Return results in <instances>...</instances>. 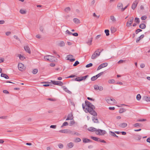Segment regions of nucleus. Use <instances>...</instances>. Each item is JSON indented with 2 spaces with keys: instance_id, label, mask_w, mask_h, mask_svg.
Returning a JSON list of instances; mask_svg holds the SVG:
<instances>
[{
  "instance_id": "nucleus-57",
  "label": "nucleus",
  "mask_w": 150,
  "mask_h": 150,
  "mask_svg": "<svg viewBox=\"0 0 150 150\" xmlns=\"http://www.w3.org/2000/svg\"><path fill=\"white\" fill-rule=\"evenodd\" d=\"M146 119H139L137 120L139 122H142V121H146Z\"/></svg>"
},
{
  "instance_id": "nucleus-16",
  "label": "nucleus",
  "mask_w": 150,
  "mask_h": 150,
  "mask_svg": "<svg viewBox=\"0 0 150 150\" xmlns=\"http://www.w3.org/2000/svg\"><path fill=\"white\" fill-rule=\"evenodd\" d=\"M88 130L89 131L92 132L96 131V130H97V129L96 128L93 127H91L88 128Z\"/></svg>"
},
{
  "instance_id": "nucleus-8",
  "label": "nucleus",
  "mask_w": 150,
  "mask_h": 150,
  "mask_svg": "<svg viewBox=\"0 0 150 150\" xmlns=\"http://www.w3.org/2000/svg\"><path fill=\"white\" fill-rule=\"evenodd\" d=\"M74 57L73 55L71 54H69L67 55L66 57L67 60H69L70 62H73L75 60V59L74 58H73Z\"/></svg>"
},
{
  "instance_id": "nucleus-42",
  "label": "nucleus",
  "mask_w": 150,
  "mask_h": 150,
  "mask_svg": "<svg viewBox=\"0 0 150 150\" xmlns=\"http://www.w3.org/2000/svg\"><path fill=\"white\" fill-rule=\"evenodd\" d=\"M70 10V8L69 7H67L64 9V11L68 13Z\"/></svg>"
},
{
  "instance_id": "nucleus-45",
  "label": "nucleus",
  "mask_w": 150,
  "mask_h": 150,
  "mask_svg": "<svg viewBox=\"0 0 150 150\" xmlns=\"http://www.w3.org/2000/svg\"><path fill=\"white\" fill-rule=\"evenodd\" d=\"M142 30L140 29H138L135 30V33L136 34H137L139 33L140 32H142Z\"/></svg>"
},
{
  "instance_id": "nucleus-56",
  "label": "nucleus",
  "mask_w": 150,
  "mask_h": 150,
  "mask_svg": "<svg viewBox=\"0 0 150 150\" xmlns=\"http://www.w3.org/2000/svg\"><path fill=\"white\" fill-rule=\"evenodd\" d=\"M47 100L51 101H55L56 100L55 99L52 98H47Z\"/></svg>"
},
{
  "instance_id": "nucleus-5",
  "label": "nucleus",
  "mask_w": 150,
  "mask_h": 150,
  "mask_svg": "<svg viewBox=\"0 0 150 150\" xmlns=\"http://www.w3.org/2000/svg\"><path fill=\"white\" fill-rule=\"evenodd\" d=\"M91 138L92 139L97 142H101L102 143H106V142L103 140H101L100 139L98 138V137H93V136H91Z\"/></svg>"
},
{
  "instance_id": "nucleus-39",
  "label": "nucleus",
  "mask_w": 150,
  "mask_h": 150,
  "mask_svg": "<svg viewBox=\"0 0 150 150\" xmlns=\"http://www.w3.org/2000/svg\"><path fill=\"white\" fill-rule=\"evenodd\" d=\"M38 70L37 69H35L33 70L32 73L33 74H35L38 72Z\"/></svg>"
},
{
  "instance_id": "nucleus-14",
  "label": "nucleus",
  "mask_w": 150,
  "mask_h": 150,
  "mask_svg": "<svg viewBox=\"0 0 150 150\" xmlns=\"http://www.w3.org/2000/svg\"><path fill=\"white\" fill-rule=\"evenodd\" d=\"M73 119V117L71 113H69L67 116V117L66 119V120H72Z\"/></svg>"
},
{
  "instance_id": "nucleus-18",
  "label": "nucleus",
  "mask_w": 150,
  "mask_h": 150,
  "mask_svg": "<svg viewBox=\"0 0 150 150\" xmlns=\"http://www.w3.org/2000/svg\"><path fill=\"white\" fill-rule=\"evenodd\" d=\"M83 142L84 143H87L92 142V141L89 139L86 138H83Z\"/></svg>"
},
{
  "instance_id": "nucleus-1",
  "label": "nucleus",
  "mask_w": 150,
  "mask_h": 150,
  "mask_svg": "<svg viewBox=\"0 0 150 150\" xmlns=\"http://www.w3.org/2000/svg\"><path fill=\"white\" fill-rule=\"evenodd\" d=\"M85 105L84 106V104H82V107L85 112L87 113L89 112L91 115L94 116H96L97 114L96 112L94 110L95 107L91 103L87 100L85 101Z\"/></svg>"
},
{
  "instance_id": "nucleus-31",
  "label": "nucleus",
  "mask_w": 150,
  "mask_h": 150,
  "mask_svg": "<svg viewBox=\"0 0 150 150\" xmlns=\"http://www.w3.org/2000/svg\"><path fill=\"white\" fill-rule=\"evenodd\" d=\"M117 7L118 8V9L123 8V5L122 3H119L117 6Z\"/></svg>"
},
{
  "instance_id": "nucleus-22",
  "label": "nucleus",
  "mask_w": 150,
  "mask_h": 150,
  "mask_svg": "<svg viewBox=\"0 0 150 150\" xmlns=\"http://www.w3.org/2000/svg\"><path fill=\"white\" fill-rule=\"evenodd\" d=\"M111 98H109L106 99V100L108 103L110 105H113V103L111 102Z\"/></svg>"
},
{
  "instance_id": "nucleus-37",
  "label": "nucleus",
  "mask_w": 150,
  "mask_h": 150,
  "mask_svg": "<svg viewBox=\"0 0 150 150\" xmlns=\"http://www.w3.org/2000/svg\"><path fill=\"white\" fill-rule=\"evenodd\" d=\"M110 18V19L113 22H115L116 21V19L114 16H111Z\"/></svg>"
},
{
  "instance_id": "nucleus-40",
  "label": "nucleus",
  "mask_w": 150,
  "mask_h": 150,
  "mask_svg": "<svg viewBox=\"0 0 150 150\" xmlns=\"http://www.w3.org/2000/svg\"><path fill=\"white\" fill-rule=\"evenodd\" d=\"M18 57L20 59L23 60L25 59V57L23 56H22L21 54H19L18 55Z\"/></svg>"
},
{
  "instance_id": "nucleus-41",
  "label": "nucleus",
  "mask_w": 150,
  "mask_h": 150,
  "mask_svg": "<svg viewBox=\"0 0 150 150\" xmlns=\"http://www.w3.org/2000/svg\"><path fill=\"white\" fill-rule=\"evenodd\" d=\"M97 79V77L96 76H93L91 78V80L92 81H94L95 80H96Z\"/></svg>"
},
{
  "instance_id": "nucleus-52",
  "label": "nucleus",
  "mask_w": 150,
  "mask_h": 150,
  "mask_svg": "<svg viewBox=\"0 0 150 150\" xmlns=\"http://www.w3.org/2000/svg\"><path fill=\"white\" fill-rule=\"evenodd\" d=\"M114 82H115V80L114 79L109 80L108 81V82L109 83H114Z\"/></svg>"
},
{
  "instance_id": "nucleus-58",
  "label": "nucleus",
  "mask_w": 150,
  "mask_h": 150,
  "mask_svg": "<svg viewBox=\"0 0 150 150\" xmlns=\"http://www.w3.org/2000/svg\"><path fill=\"white\" fill-rule=\"evenodd\" d=\"M111 102H112L113 103V104L114 103H116V101L115 99L113 98H111Z\"/></svg>"
},
{
  "instance_id": "nucleus-29",
  "label": "nucleus",
  "mask_w": 150,
  "mask_h": 150,
  "mask_svg": "<svg viewBox=\"0 0 150 150\" xmlns=\"http://www.w3.org/2000/svg\"><path fill=\"white\" fill-rule=\"evenodd\" d=\"M42 83H46V84H44L43 85V86L45 87H47L48 86H50V83L48 82H42Z\"/></svg>"
},
{
  "instance_id": "nucleus-34",
  "label": "nucleus",
  "mask_w": 150,
  "mask_h": 150,
  "mask_svg": "<svg viewBox=\"0 0 150 150\" xmlns=\"http://www.w3.org/2000/svg\"><path fill=\"white\" fill-rule=\"evenodd\" d=\"M109 134L111 136L114 137L115 136H116V134H115V132H112L111 131H110L109 132Z\"/></svg>"
},
{
  "instance_id": "nucleus-35",
  "label": "nucleus",
  "mask_w": 150,
  "mask_h": 150,
  "mask_svg": "<svg viewBox=\"0 0 150 150\" xmlns=\"http://www.w3.org/2000/svg\"><path fill=\"white\" fill-rule=\"evenodd\" d=\"M141 98V96L139 94H138L136 98L138 100H140Z\"/></svg>"
},
{
  "instance_id": "nucleus-61",
  "label": "nucleus",
  "mask_w": 150,
  "mask_h": 150,
  "mask_svg": "<svg viewBox=\"0 0 150 150\" xmlns=\"http://www.w3.org/2000/svg\"><path fill=\"white\" fill-rule=\"evenodd\" d=\"M56 125H51L50 126V127L51 128L55 129L56 128Z\"/></svg>"
},
{
  "instance_id": "nucleus-54",
  "label": "nucleus",
  "mask_w": 150,
  "mask_h": 150,
  "mask_svg": "<svg viewBox=\"0 0 150 150\" xmlns=\"http://www.w3.org/2000/svg\"><path fill=\"white\" fill-rule=\"evenodd\" d=\"M58 146L59 148L60 149H62L63 147V145L62 144H58Z\"/></svg>"
},
{
  "instance_id": "nucleus-19",
  "label": "nucleus",
  "mask_w": 150,
  "mask_h": 150,
  "mask_svg": "<svg viewBox=\"0 0 150 150\" xmlns=\"http://www.w3.org/2000/svg\"><path fill=\"white\" fill-rule=\"evenodd\" d=\"M119 126L120 127L124 128L127 126V124L126 123H122L120 124Z\"/></svg>"
},
{
  "instance_id": "nucleus-28",
  "label": "nucleus",
  "mask_w": 150,
  "mask_h": 150,
  "mask_svg": "<svg viewBox=\"0 0 150 150\" xmlns=\"http://www.w3.org/2000/svg\"><path fill=\"white\" fill-rule=\"evenodd\" d=\"M67 146L70 148H72L73 146L74 145L73 143L72 142H70L68 144H67Z\"/></svg>"
},
{
  "instance_id": "nucleus-53",
  "label": "nucleus",
  "mask_w": 150,
  "mask_h": 150,
  "mask_svg": "<svg viewBox=\"0 0 150 150\" xmlns=\"http://www.w3.org/2000/svg\"><path fill=\"white\" fill-rule=\"evenodd\" d=\"M129 5V4L127 6H126L125 8H121V11H124L126 8H127V7Z\"/></svg>"
},
{
  "instance_id": "nucleus-47",
  "label": "nucleus",
  "mask_w": 150,
  "mask_h": 150,
  "mask_svg": "<svg viewBox=\"0 0 150 150\" xmlns=\"http://www.w3.org/2000/svg\"><path fill=\"white\" fill-rule=\"evenodd\" d=\"M73 81H81V80L80 79V77H78L75 78L74 79H73Z\"/></svg>"
},
{
  "instance_id": "nucleus-25",
  "label": "nucleus",
  "mask_w": 150,
  "mask_h": 150,
  "mask_svg": "<svg viewBox=\"0 0 150 150\" xmlns=\"http://www.w3.org/2000/svg\"><path fill=\"white\" fill-rule=\"evenodd\" d=\"M146 25L144 23L141 24L139 25V28L142 29H144L146 28Z\"/></svg>"
},
{
  "instance_id": "nucleus-21",
  "label": "nucleus",
  "mask_w": 150,
  "mask_h": 150,
  "mask_svg": "<svg viewBox=\"0 0 150 150\" xmlns=\"http://www.w3.org/2000/svg\"><path fill=\"white\" fill-rule=\"evenodd\" d=\"M142 98L144 100H145L147 102H150V97H148L147 96H144Z\"/></svg>"
},
{
  "instance_id": "nucleus-11",
  "label": "nucleus",
  "mask_w": 150,
  "mask_h": 150,
  "mask_svg": "<svg viewBox=\"0 0 150 150\" xmlns=\"http://www.w3.org/2000/svg\"><path fill=\"white\" fill-rule=\"evenodd\" d=\"M134 20V18L133 17L130 18V20L128 21L126 23V26L127 27H130L132 23Z\"/></svg>"
},
{
  "instance_id": "nucleus-44",
  "label": "nucleus",
  "mask_w": 150,
  "mask_h": 150,
  "mask_svg": "<svg viewBox=\"0 0 150 150\" xmlns=\"http://www.w3.org/2000/svg\"><path fill=\"white\" fill-rule=\"evenodd\" d=\"M141 124L139 123H136L134 124L133 126L134 127H137L138 126L140 127Z\"/></svg>"
},
{
  "instance_id": "nucleus-43",
  "label": "nucleus",
  "mask_w": 150,
  "mask_h": 150,
  "mask_svg": "<svg viewBox=\"0 0 150 150\" xmlns=\"http://www.w3.org/2000/svg\"><path fill=\"white\" fill-rule=\"evenodd\" d=\"M103 73H104V72H101L96 76V77H97V78H98V77H99Z\"/></svg>"
},
{
  "instance_id": "nucleus-48",
  "label": "nucleus",
  "mask_w": 150,
  "mask_h": 150,
  "mask_svg": "<svg viewBox=\"0 0 150 150\" xmlns=\"http://www.w3.org/2000/svg\"><path fill=\"white\" fill-rule=\"evenodd\" d=\"M93 66V64L91 63H90L88 64H87L86 66V68H88L91 67Z\"/></svg>"
},
{
  "instance_id": "nucleus-12",
  "label": "nucleus",
  "mask_w": 150,
  "mask_h": 150,
  "mask_svg": "<svg viewBox=\"0 0 150 150\" xmlns=\"http://www.w3.org/2000/svg\"><path fill=\"white\" fill-rule=\"evenodd\" d=\"M94 88L95 90L96 91L99 90L100 91H102L103 89V88L102 86H99L97 85H95L94 86Z\"/></svg>"
},
{
  "instance_id": "nucleus-24",
  "label": "nucleus",
  "mask_w": 150,
  "mask_h": 150,
  "mask_svg": "<svg viewBox=\"0 0 150 150\" xmlns=\"http://www.w3.org/2000/svg\"><path fill=\"white\" fill-rule=\"evenodd\" d=\"M65 43L63 41H61L58 44V45L60 47H63L65 46Z\"/></svg>"
},
{
  "instance_id": "nucleus-30",
  "label": "nucleus",
  "mask_w": 150,
  "mask_h": 150,
  "mask_svg": "<svg viewBox=\"0 0 150 150\" xmlns=\"http://www.w3.org/2000/svg\"><path fill=\"white\" fill-rule=\"evenodd\" d=\"M134 21L137 23H139L140 22L139 18L137 17L135 18L134 19Z\"/></svg>"
},
{
  "instance_id": "nucleus-6",
  "label": "nucleus",
  "mask_w": 150,
  "mask_h": 150,
  "mask_svg": "<svg viewBox=\"0 0 150 150\" xmlns=\"http://www.w3.org/2000/svg\"><path fill=\"white\" fill-rule=\"evenodd\" d=\"M18 68L20 71H24L25 69V67H24V65L21 63H18Z\"/></svg>"
},
{
  "instance_id": "nucleus-36",
  "label": "nucleus",
  "mask_w": 150,
  "mask_h": 150,
  "mask_svg": "<svg viewBox=\"0 0 150 150\" xmlns=\"http://www.w3.org/2000/svg\"><path fill=\"white\" fill-rule=\"evenodd\" d=\"M105 32L106 34V35L107 36H108L109 35V31L108 30H105Z\"/></svg>"
},
{
  "instance_id": "nucleus-7",
  "label": "nucleus",
  "mask_w": 150,
  "mask_h": 150,
  "mask_svg": "<svg viewBox=\"0 0 150 150\" xmlns=\"http://www.w3.org/2000/svg\"><path fill=\"white\" fill-rule=\"evenodd\" d=\"M54 57H55L53 56L50 55H48L45 56L44 58L47 61L50 62H52L53 60H52V59L54 58Z\"/></svg>"
},
{
  "instance_id": "nucleus-2",
  "label": "nucleus",
  "mask_w": 150,
  "mask_h": 150,
  "mask_svg": "<svg viewBox=\"0 0 150 150\" xmlns=\"http://www.w3.org/2000/svg\"><path fill=\"white\" fill-rule=\"evenodd\" d=\"M103 50V49H102V50H101L100 49L97 50L92 55L91 57V58L92 59H96L97 56H98L100 55V53Z\"/></svg>"
},
{
  "instance_id": "nucleus-64",
  "label": "nucleus",
  "mask_w": 150,
  "mask_h": 150,
  "mask_svg": "<svg viewBox=\"0 0 150 150\" xmlns=\"http://www.w3.org/2000/svg\"><path fill=\"white\" fill-rule=\"evenodd\" d=\"M3 92L4 93H6V94L9 93L8 91H7V90H3Z\"/></svg>"
},
{
  "instance_id": "nucleus-51",
  "label": "nucleus",
  "mask_w": 150,
  "mask_h": 150,
  "mask_svg": "<svg viewBox=\"0 0 150 150\" xmlns=\"http://www.w3.org/2000/svg\"><path fill=\"white\" fill-rule=\"evenodd\" d=\"M75 123V122L74 120L71 121L69 125L71 126Z\"/></svg>"
},
{
  "instance_id": "nucleus-32",
  "label": "nucleus",
  "mask_w": 150,
  "mask_h": 150,
  "mask_svg": "<svg viewBox=\"0 0 150 150\" xmlns=\"http://www.w3.org/2000/svg\"><path fill=\"white\" fill-rule=\"evenodd\" d=\"M126 111V110L125 109L123 108H121L119 111V112L120 113H122Z\"/></svg>"
},
{
  "instance_id": "nucleus-13",
  "label": "nucleus",
  "mask_w": 150,
  "mask_h": 150,
  "mask_svg": "<svg viewBox=\"0 0 150 150\" xmlns=\"http://www.w3.org/2000/svg\"><path fill=\"white\" fill-rule=\"evenodd\" d=\"M138 3V0H135V1L133 3L132 6V9H135Z\"/></svg>"
},
{
  "instance_id": "nucleus-23",
  "label": "nucleus",
  "mask_w": 150,
  "mask_h": 150,
  "mask_svg": "<svg viewBox=\"0 0 150 150\" xmlns=\"http://www.w3.org/2000/svg\"><path fill=\"white\" fill-rule=\"evenodd\" d=\"M1 77H4L6 79H9V77L6 74L4 73H1Z\"/></svg>"
},
{
  "instance_id": "nucleus-59",
  "label": "nucleus",
  "mask_w": 150,
  "mask_h": 150,
  "mask_svg": "<svg viewBox=\"0 0 150 150\" xmlns=\"http://www.w3.org/2000/svg\"><path fill=\"white\" fill-rule=\"evenodd\" d=\"M66 33H68L69 35H71L72 34V33L69 31L68 30H66Z\"/></svg>"
},
{
  "instance_id": "nucleus-60",
  "label": "nucleus",
  "mask_w": 150,
  "mask_h": 150,
  "mask_svg": "<svg viewBox=\"0 0 150 150\" xmlns=\"http://www.w3.org/2000/svg\"><path fill=\"white\" fill-rule=\"evenodd\" d=\"M13 37L14 38L16 39V40L19 41H20V39L18 38L17 36L15 35L13 36Z\"/></svg>"
},
{
  "instance_id": "nucleus-26",
  "label": "nucleus",
  "mask_w": 150,
  "mask_h": 150,
  "mask_svg": "<svg viewBox=\"0 0 150 150\" xmlns=\"http://www.w3.org/2000/svg\"><path fill=\"white\" fill-rule=\"evenodd\" d=\"M74 22L76 24H78L80 23V21L79 19L76 18H74L73 19Z\"/></svg>"
},
{
  "instance_id": "nucleus-15",
  "label": "nucleus",
  "mask_w": 150,
  "mask_h": 150,
  "mask_svg": "<svg viewBox=\"0 0 150 150\" xmlns=\"http://www.w3.org/2000/svg\"><path fill=\"white\" fill-rule=\"evenodd\" d=\"M25 50L28 52L29 54L31 53V52L30 50V48L28 46H26L24 47Z\"/></svg>"
},
{
  "instance_id": "nucleus-63",
  "label": "nucleus",
  "mask_w": 150,
  "mask_h": 150,
  "mask_svg": "<svg viewBox=\"0 0 150 150\" xmlns=\"http://www.w3.org/2000/svg\"><path fill=\"white\" fill-rule=\"evenodd\" d=\"M145 66V65L144 64H143V63H142L141 64H140V67L141 68H144Z\"/></svg>"
},
{
  "instance_id": "nucleus-3",
  "label": "nucleus",
  "mask_w": 150,
  "mask_h": 150,
  "mask_svg": "<svg viewBox=\"0 0 150 150\" xmlns=\"http://www.w3.org/2000/svg\"><path fill=\"white\" fill-rule=\"evenodd\" d=\"M59 132L64 133H69L71 134H75L76 133L70 129H64L60 130L59 131Z\"/></svg>"
},
{
  "instance_id": "nucleus-46",
  "label": "nucleus",
  "mask_w": 150,
  "mask_h": 150,
  "mask_svg": "<svg viewBox=\"0 0 150 150\" xmlns=\"http://www.w3.org/2000/svg\"><path fill=\"white\" fill-rule=\"evenodd\" d=\"M81 141V139L80 138H77L75 139L74 142H80Z\"/></svg>"
},
{
  "instance_id": "nucleus-33",
  "label": "nucleus",
  "mask_w": 150,
  "mask_h": 150,
  "mask_svg": "<svg viewBox=\"0 0 150 150\" xmlns=\"http://www.w3.org/2000/svg\"><path fill=\"white\" fill-rule=\"evenodd\" d=\"M20 12L21 14H25L26 13V11L25 10L21 9L20 11Z\"/></svg>"
},
{
  "instance_id": "nucleus-10",
  "label": "nucleus",
  "mask_w": 150,
  "mask_h": 150,
  "mask_svg": "<svg viewBox=\"0 0 150 150\" xmlns=\"http://www.w3.org/2000/svg\"><path fill=\"white\" fill-rule=\"evenodd\" d=\"M107 65L108 63H104L103 64H102L98 66V67L97 69V71L98 70L103 67H107Z\"/></svg>"
},
{
  "instance_id": "nucleus-55",
  "label": "nucleus",
  "mask_w": 150,
  "mask_h": 150,
  "mask_svg": "<svg viewBox=\"0 0 150 150\" xmlns=\"http://www.w3.org/2000/svg\"><path fill=\"white\" fill-rule=\"evenodd\" d=\"M71 35H72L74 36H76V37L78 36V34L77 33H72V34H71Z\"/></svg>"
},
{
  "instance_id": "nucleus-17",
  "label": "nucleus",
  "mask_w": 150,
  "mask_h": 150,
  "mask_svg": "<svg viewBox=\"0 0 150 150\" xmlns=\"http://www.w3.org/2000/svg\"><path fill=\"white\" fill-rule=\"evenodd\" d=\"M92 119L93 121L95 123H98L99 121L97 117H92Z\"/></svg>"
},
{
  "instance_id": "nucleus-62",
  "label": "nucleus",
  "mask_w": 150,
  "mask_h": 150,
  "mask_svg": "<svg viewBox=\"0 0 150 150\" xmlns=\"http://www.w3.org/2000/svg\"><path fill=\"white\" fill-rule=\"evenodd\" d=\"M87 99L89 100H92L93 101H94L95 100V99H94L89 97H87Z\"/></svg>"
},
{
  "instance_id": "nucleus-20",
  "label": "nucleus",
  "mask_w": 150,
  "mask_h": 150,
  "mask_svg": "<svg viewBox=\"0 0 150 150\" xmlns=\"http://www.w3.org/2000/svg\"><path fill=\"white\" fill-rule=\"evenodd\" d=\"M93 38L91 37L90 38L88 39V40L86 41V43L89 45H91L92 41Z\"/></svg>"
},
{
  "instance_id": "nucleus-27",
  "label": "nucleus",
  "mask_w": 150,
  "mask_h": 150,
  "mask_svg": "<svg viewBox=\"0 0 150 150\" xmlns=\"http://www.w3.org/2000/svg\"><path fill=\"white\" fill-rule=\"evenodd\" d=\"M111 31L112 33H113L116 31V29L113 27H111Z\"/></svg>"
},
{
  "instance_id": "nucleus-49",
  "label": "nucleus",
  "mask_w": 150,
  "mask_h": 150,
  "mask_svg": "<svg viewBox=\"0 0 150 150\" xmlns=\"http://www.w3.org/2000/svg\"><path fill=\"white\" fill-rule=\"evenodd\" d=\"M147 18V16H142L141 18V19L142 20H144Z\"/></svg>"
},
{
  "instance_id": "nucleus-9",
  "label": "nucleus",
  "mask_w": 150,
  "mask_h": 150,
  "mask_svg": "<svg viewBox=\"0 0 150 150\" xmlns=\"http://www.w3.org/2000/svg\"><path fill=\"white\" fill-rule=\"evenodd\" d=\"M52 83L55 85L62 86L63 85V83L60 81H51Z\"/></svg>"
},
{
  "instance_id": "nucleus-38",
  "label": "nucleus",
  "mask_w": 150,
  "mask_h": 150,
  "mask_svg": "<svg viewBox=\"0 0 150 150\" xmlns=\"http://www.w3.org/2000/svg\"><path fill=\"white\" fill-rule=\"evenodd\" d=\"M68 125V123L67 122H64L62 124V125L61 126V127L62 128L64 126H66Z\"/></svg>"
},
{
  "instance_id": "nucleus-4",
  "label": "nucleus",
  "mask_w": 150,
  "mask_h": 150,
  "mask_svg": "<svg viewBox=\"0 0 150 150\" xmlns=\"http://www.w3.org/2000/svg\"><path fill=\"white\" fill-rule=\"evenodd\" d=\"M106 133V131L101 129H98L96 130V134L99 135H104Z\"/></svg>"
},
{
  "instance_id": "nucleus-50",
  "label": "nucleus",
  "mask_w": 150,
  "mask_h": 150,
  "mask_svg": "<svg viewBox=\"0 0 150 150\" xmlns=\"http://www.w3.org/2000/svg\"><path fill=\"white\" fill-rule=\"evenodd\" d=\"M79 63V62L78 61H76L74 64H73V66L74 67L76 66Z\"/></svg>"
}]
</instances>
